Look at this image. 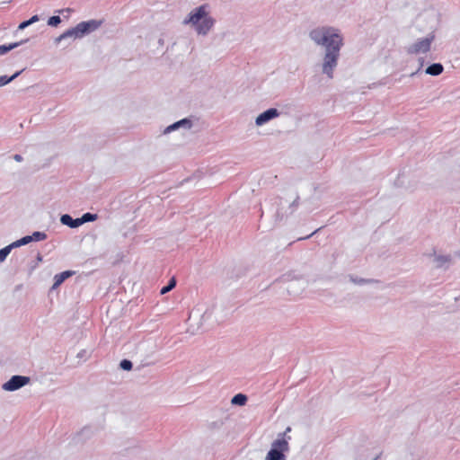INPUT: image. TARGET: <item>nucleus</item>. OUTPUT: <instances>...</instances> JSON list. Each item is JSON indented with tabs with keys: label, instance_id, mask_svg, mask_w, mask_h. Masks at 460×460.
<instances>
[{
	"label": "nucleus",
	"instance_id": "obj_6",
	"mask_svg": "<svg viewBox=\"0 0 460 460\" xmlns=\"http://www.w3.org/2000/svg\"><path fill=\"white\" fill-rule=\"evenodd\" d=\"M278 116L279 111L276 109H269L256 118V124L258 126H261L264 123L268 122L270 119H274Z\"/></svg>",
	"mask_w": 460,
	"mask_h": 460
},
{
	"label": "nucleus",
	"instance_id": "obj_24",
	"mask_svg": "<svg viewBox=\"0 0 460 460\" xmlns=\"http://www.w3.org/2000/svg\"><path fill=\"white\" fill-rule=\"evenodd\" d=\"M37 21H39V17H38V15H33V16L29 20V22H31V23H33V22H37Z\"/></svg>",
	"mask_w": 460,
	"mask_h": 460
},
{
	"label": "nucleus",
	"instance_id": "obj_23",
	"mask_svg": "<svg viewBox=\"0 0 460 460\" xmlns=\"http://www.w3.org/2000/svg\"><path fill=\"white\" fill-rule=\"evenodd\" d=\"M29 25H31V22H29V20L28 21H24V22L20 23V25L18 26V29L19 30H23L26 27H28Z\"/></svg>",
	"mask_w": 460,
	"mask_h": 460
},
{
	"label": "nucleus",
	"instance_id": "obj_7",
	"mask_svg": "<svg viewBox=\"0 0 460 460\" xmlns=\"http://www.w3.org/2000/svg\"><path fill=\"white\" fill-rule=\"evenodd\" d=\"M272 448L283 454L288 450V441L285 438V434L279 435V438L272 443Z\"/></svg>",
	"mask_w": 460,
	"mask_h": 460
},
{
	"label": "nucleus",
	"instance_id": "obj_1",
	"mask_svg": "<svg viewBox=\"0 0 460 460\" xmlns=\"http://www.w3.org/2000/svg\"><path fill=\"white\" fill-rule=\"evenodd\" d=\"M311 39L318 45L326 48V54L323 65V73L332 77V72L337 65L340 49L342 46V38L338 30L331 27H322L310 32Z\"/></svg>",
	"mask_w": 460,
	"mask_h": 460
},
{
	"label": "nucleus",
	"instance_id": "obj_22",
	"mask_svg": "<svg viewBox=\"0 0 460 460\" xmlns=\"http://www.w3.org/2000/svg\"><path fill=\"white\" fill-rule=\"evenodd\" d=\"M120 367L124 370H131L132 369V363H131V361H129L128 359H123L120 362Z\"/></svg>",
	"mask_w": 460,
	"mask_h": 460
},
{
	"label": "nucleus",
	"instance_id": "obj_21",
	"mask_svg": "<svg viewBox=\"0 0 460 460\" xmlns=\"http://www.w3.org/2000/svg\"><path fill=\"white\" fill-rule=\"evenodd\" d=\"M61 22V19L59 16H52L49 19L48 24L50 26H58Z\"/></svg>",
	"mask_w": 460,
	"mask_h": 460
},
{
	"label": "nucleus",
	"instance_id": "obj_26",
	"mask_svg": "<svg viewBox=\"0 0 460 460\" xmlns=\"http://www.w3.org/2000/svg\"><path fill=\"white\" fill-rule=\"evenodd\" d=\"M290 430H291V428H290V427H288V428L286 429V431H285L283 434H285V435H286V434H287L288 432H289Z\"/></svg>",
	"mask_w": 460,
	"mask_h": 460
},
{
	"label": "nucleus",
	"instance_id": "obj_10",
	"mask_svg": "<svg viewBox=\"0 0 460 460\" xmlns=\"http://www.w3.org/2000/svg\"><path fill=\"white\" fill-rule=\"evenodd\" d=\"M443 72V66L439 63L432 64L426 69V73L431 75H438Z\"/></svg>",
	"mask_w": 460,
	"mask_h": 460
},
{
	"label": "nucleus",
	"instance_id": "obj_9",
	"mask_svg": "<svg viewBox=\"0 0 460 460\" xmlns=\"http://www.w3.org/2000/svg\"><path fill=\"white\" fill-rule=\"evenodd\" d=\"M266 460H285V455L271 447L267 454Z\"/></svg>",
	"mask_w": 460,
	"mask_h": 460
},
{
	"label": "nucleus",
	"instance_id": "obj_8",
	"mask_svg": "<svg viewBox=\"0 0 460 460\" xmlns=\"http://www.w3.org/2000/svg\"><path fill=\"white\" fill-rule=\"evenodd\" d=\"M60 220L62 224L66 225L70 227H77L81 226L79 218L73 219L69 215H63Z\"/></svg>",
	"mask_w": 460,
	"mask_h": 460
},
{
	"label": "nucleus",
	"instance_id": "obj_12",
	"mask_svg": "<svg viewBox=\"0 0 460 460\" xmlns=\"http://www.w3.org/2000/svg\"><path fill=\"white\" fill-rule=\"evenodd\" d=\"M246 401H247L246 395H244L243 394H238L232 398L231 402L233 404L242 406V405L245 404Z\"/></svg>",
	"mask_w": 460,
	"mask_h": 460
},
{
	"label": "nucleus",
	"instance_id": "obj_17",
	"mask_svg": "<svg viewBox=\"0 0 460 460\" xmlns=\"http://www.w3.org/2000/svg\"><path fill=\"white\" fill-rule=\"evenodd\" d=\"M21 72L15 73L11 77H7L6 75L0 76V86L7 84L9 82H11L13 79H14L16 76L20 75Z\"/></svg>",
	"mask_w": 460,
	"mask_h": 460
},
{
	"label": "nucleus",
	"instance_id": "obj_11",
	"mask_svg": "<svg viewBox=\"0 0 460 460\" xmlns=\"http://www.w3.org/2000/svg\"><path fill=\"white\" fill-rule=\"evenodd\" d=\"M70 276H72V272L71 271H63L61 272L60 274H57L54 278V288L56 287H58L59 285H61L67 278H69Z\"/></svg>",
	"mask_w": 460,
	"mask_h": 460
},
{
	"label": "nucleus",
	"instance_id": "obj_18",
	"mask_svg": "<svg viewBox=\"0 0 460 460\" xmlns=\"http://www.w3.org/2000/svg\"><path fill=\"white\" fill-rule=\"evenodd\" d=\"M96 218V215L91 213H85L80 219L81 225L85 222L93 221Z\"/></svg>",
	"mask_w": 460,
	"mask_h": 460
},
{
	"label": "nucleus",
	"instance_id": "obj_15",
	"mask_svg": "<svg viewBox=\"0 0 460 460\" xmlns=\"http://www.w3.org/2000/svg\"><path fill=\"white\" fill-rule=\"evenodd\" d=\"M176 285V280L174 278L171 279L168 285L164 287L162 289H161V294L164 295V294H166L167 292L171 291Z\"/></svg>",
	"mask_w": 460,
	"mask_h": 460
},
{
	"label": "nucleus",
	"instance_id": "obj_19",
	"mask_svg": "<svg viewBox=\"0 0 460 460\" xmlns=\"http://www.w3.org/2000/svg\"><path fill=\"white\" fill-rule=\"evenodd\" d=\"M31 238L32 241H43L47 238V234L43 232H34Z\"/></svg>",
	"mask_w": 460,
	"mask_h": 460
},
{
	"label": "nucleus",
	"instance_id": "obj_25",
	"mask_svg": "<svg viewBox=\"0 0 460 460\" xmlns=\"http://www.w3.org/2000/svg\"><path fill=\"white\" fill-rule=\"evenodd\" d=\"M13 159H14L16 162H22V155H13Z\"/></svg>",
	"mask_w": 460,
	"mask_h": 460
},
{
	"label": "nucleus",
	"instance_id": "obj_4",
	"mask_svg": "<svg viewBox=\"0 0 460 460\" xmlns=\"http://www.w3.org/2000/svg\"><path fill=\"white\" fill-rule=\"evenodd\" d=\"M30 377L23 376H13L9 381L3 385V389L5 391H15L25 385L29 384Z\"/></svg>",
	"mask_w": 460,
	"mask_h": 460
},
{
	"label": "nucleus",
	"instance_id": "obj_14",
	"mask_svg": "<svg viewBox=\"0 0 460 460\" xmlns=\"http://www.w3.org/2000/svg\"><path fill=\"white\" fill-rule=\"evenodd\" d=\"M31 241H32L31 235H27V236L21 238L20 240H17L16 242H13V247H19L21 245L27 244Z\"/></svg>",
	"mask_w": 460,
	"mask_h": 460
},
{
	"label": "nucleus",
	"instance_id": "obj_2",
	"mask_svg": "<svg viewBox=\"0 0 460 460\" xmlns=\"http://www.w3.org/2000/svg\"><path fill=\"white\" fill-rule=\"evenodd\" d=\"M184 22L193 25L199 34H206L214 25V20L208 16L207 4L194 9Z\"/></svg>",
	"mask_w": 460,
	"mask_h": 460
},
{
	"label": "nucleus",
	"instance_id": "obj_13",
	"mask_svg": "<svg viewBox=\"0 0 460 460\" xmlns=\"http://www.w3.org/2000/svg\"><path fill=\"white\" fill-rule=\"evenodd\" d=\"M13 248L14 247L13 243H11L10 245L0 250V262H3L6 259Z\"/></svg>",
	"mask_w": 460,
	"mask_h": 460
},
{
	"label": "nucleus",
	"instance_id": "obj_27",
	"mask_svg": "<svg viewBox=\"0 0 460 460\" xmlns=\"http://www.w3.org/2000/svg\"><path fill=\"white\" fill-rule=\"evenodd\" d=\"M376 460V459H375Z\"/></svg>",
	"mask_w": 460,
	"mask_h": 460
},
{
	"label": "nucleus",
	"instance_id": "obj_20",
	"mask_svg": "<svg viewBox=\"0 0 460 460\" xmlns=\"http://www.w3.org/2000/svg\"><path fill=\"white\" fill-rule=\"evenodd\" d=\"M182 124H189V125H190V121L188 119H181V120L172 124V126L168 127L167 130L170 131V130L175 129V128H179Z\"/></svg>",
	"mask_w": 460,
	"mask_h": 460
},
{
	"label": "nucleus",
	"instance_id": "obj_16",
	"mask_svg": "<svg viewBox=\"0 0 460 460\" xmlns=\"http://www.w3.org/2000/svg\"><path fill=\"white\" fill-rule=\"evenodd\" d=\"M18 45H19L18 43L9 44L7 46L6 45H1L0 46V55H4L8 51H10L13 49L16 48Z\"/></svg>",
	"mask_w": 460,
	"mask_h": 460
},
{
	"label": "nucleus",
	"instance_id": "obj_3",
	"mask_svg": "<svg viewBox=\"0 0 460 460\" xmlns=\"http://www.w3.org/2000/svg\"><path fill=\"white\" fill-rule=\"evenodd\" d=\"M101 23L102 22H98L95 20L82 22L78 23L75 28H72L64 32L63 34H61L57 39V41H60L61 40L66 39L67 37L81 38L85 33L95 31L101 25Z\"/></svg>",
	"mask_w": 460,
	"mask_h": 460
},
{
	"label": "nucleus",
	"instance_id": "obj_5",
	"mask_svg": "<svg viewBox=\"0 0 460 460\" xmlns=\"http://www.w3.org/2000/svg\"><path fill=\"white\" fill-rule=\"evenodd\" d=\"M430 48V40L429 39H422L418 42L411 45L409 49V51L413 54H417L420 52H427Z\"/></svg>",
	"mask_w": 460,
	"mask_h": 460
}]
</instances>
